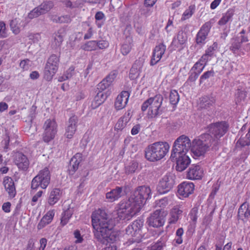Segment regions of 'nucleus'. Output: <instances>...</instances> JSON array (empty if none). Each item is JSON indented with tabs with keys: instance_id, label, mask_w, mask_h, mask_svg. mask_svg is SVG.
Here are the masks:
<instances>
[{
	"instance_id": "8",
	"label": "nucleus",
	"mask_w": 250,
	"mask_h": 250,
	"mask_svg": "<svg viewBox=\"0 0 250 250\" xmlns=\"http://www.w3.org/2000/svg\"><path fill=\"white\" fill-rule=\"evenodd\" d=\"M43 132L42 138L43 142L48 143L55 138L58 132V124L55 119H48L43 124Z\"/></svg>"
},
{
	"instance_id": "26",
	"label": "nucleus",
	"mask_w": 250,
	"mask_h": 250,
	"mask_svg": "<svg viewBox=\"0 0 250 250\" xmlns=\"http://www.w3.org/2000/svg\"><path fill=\"white\" fill-rule=\"evenodd\" d=\"M62 194V190L60 188H53L49 193V196L47 199V204L50 206H53L61 199Z\"/></svg>"
},
{
	"instance_id": "43",
	"label": "nucleus",
	"mask_w": 250,
	"mask_h": 250,
	"mask_svg": "<svg viewBox=\"0 0 250 250\" xmlns=\"http://www.w3.org/2000/svg\"><path fill=\"white\" fill-rule=\"evenodd\" d=\"M195 7L194 5H190L188 8L185 10L182 15V20L185 21L189 19L192 16L195 12Z\"/></svg>"
},
{
	"instance_id": "61",
	"label": "nucleus",
	"mask_w": 250,
	"mask_h": 250,
	"mask_svg": "<svg viewBox=\"0 0 250 250\" xmlns=\"http://www.w3.org/2000/svg\"><path fill=\"white\" fill-rule=\"evenodd\" d=\"M173 28V21L172 19H169L165 27V30L168 34L172 31Z\"/></svg>"
},
{
	"instance_id": "30",
	"label": "nucleus",
	"mask_w": 250,
	"mask_h": 250,
	"mask_svg": "<svg viewBox=\"0 0 250 250\" xmlns=\"http://www.w3.org/2000/svg\"><path fill=\"white\" fill-rule=\"evenodd\" d=\"M183 210L179 206H175L170 210L168 223L170 224H176L182 217Z\"/></svg>"
},
{
	"instance_id": "23",
	"label": "nucleus",
	"mask_w": 250,
	"mask_h": 250,
	"mask_svg": "<svg viewBox=\"0 0 250 250\" xmlns=\"http://www.w3.org/2000/svg\"><path fill=\"white\" fill-rule=\"evenodd\" d=\"M5 190L8 194L10 199L14 198L17 193L16 187L13 179L9 176H5L3 181Z\"/></svg>"
},
{
	"instance_id": "7",
	"label": "nucleus",
	"mask_w": 250,
	"mask_h": 250,
	"mask_svg": "<svg viewBox=\"0 0 250 250\" xmlns=\"http://www.w3.org/2000/svg\"><path fill=\"white\" fill-rule=\"evenodd\" d=\"M51 173L48 167H45L39 171L38 174L33 178L31 183L32 189H37L39 187L46 189L50 184Z\"/></svg>"
},
{
	"instance_id": "37",
	"label": "nucleus",
	"mask_w": 250,
	"mask_h": 250,
	"mask_svg": "<svg viewBox=\"0 0 250 250\" xmlns=\"http://www.w3.org/2000/svg\"><path fill=\"white\" fill-rule=\"evenodd\" d=\"M247 92L242 90L240 89H237V92L235 94V102L236 104H239L242 101L245 100L247 97Z\"/></svg>"
},
{
	"instance_id": "59",
	"label": "nucleus",
	"mask_w": 250,
	"mask_h": 250,
	"mask_svg": "<svg viewBox=\"0 0 250 250\" xmlns=\"http://www.w3.org/2000/svg\"><path fill=\"white\" fill-rule=\"evenodd\" d=\"M197 213L198 210L196 208H193L191 209L189 214L191 220L193 222H196L197 219Z\"/></svg>"
},
{
	"instance_id": "5",
	"label": "nucleus",
	"mask_w": 250,
	"mask_h": 250,
	"mask_svg": "<svg viewBox=\"0 0 250 250\" xmlns=\"http://www.w3.org/2000/svg\"><path fill=\"white\" fill-rule=\"evenodd\" d=\"M163 100L162 95L157 94L145 101L142 105L141 109L144 112L149 108L147 112L148 117L156 118L162 114L165 108L163 104Z\"/></svg>"
},
{
	"instance_id": "35",
	"label": "nucleus",
	"mask_w": 250,
	"mask_h": 250,
	"mask_svg": "<svg viewBox=\"0 0 250 250\" xmlns=\"http://www.w3.org/2000/svg\"><path fill=\"white\" fill-rule=\"evenodd\" d=\"M123 190V188L121 187H117L115 189L110 190V202H113L118 198L121 195Z\"/></svg>"
},
{
	"instance_id": "15",
	"label": "nucleus",
	"mask_w": 250,
	"mask_h": 250,
	"mask_svg": "<svg viewBox=\"0 0 250 250\" xmlns=\"http://www.w3.org/2000/svg\"><path fill=\"white\" fill-rule=\"evenodd\" d=\"M163 213L164 210L162 209H156L151 213L146 220V223L148 226L153 228L162 227L165 223Z\"/></svg>"
},
{
	"instance_id": "38",
	"label": "nucleus",
	"mask_w": 250,
	"mask_h": 250,
	"mask_svg": "<svg viewBox=\"0 0 250 250\" xmlns=\"http://www.w3.org/2000/svg\"><path fill=\"white\" fill-rule=\"evenodd\" d=\"M82 48L85 51H93L98 48L97 42L90 41L86 42L82 46Z\"/></svg>"
},
{
	"instance_id": "29",
	"label": "nucleus",
	"mask_w": 250,
	"mask_h": 250,
	"mask_svg": "<svg viewBox=\"0 0 250 250\" xmlns=\"http://www.w3.org/2000/svg\"><path fill=\"white\" fill-rule=\"evenodd\" d=\"M121 235L120 230L110 228V250H117V248L120 246Z\"/></svg>"
},
{
	"instance_id": "33",
	"label": "nucleus",
	"mask_w": 250,
	"mask_h": 250,
	"mask_svg": "<svg viewBox=\"0 0 250 250\" xmlns=\"http://www.w3.org/2000/svg\"><path fill=\"white\" fill-rule=\"evenodd\" d=\"M242 44L240 42V39L238 37L232 38L230 41L229 50L233 54H237L241 48Z\"/></svg>"
},
{
	"instance_id": "39",
	"label": "nucleus",
	"mask_w": 250,
	"mask_h": 250,
	"mask_svg": "<svg viewBox=\"0 0 250 250\" xmlns=\"http://www.w3.org/2000/svg\"><path fill=\"white\" fill-rule=\"evenodd\" d=\"M169 103L173 105H176L179 102L180 96L177 90H171L169 96Z\"/></svg>"
},
{
	"instance_id": "9",
	"label": "nucleus",
	"mask_w": 250,
	"mask_h": 250,
	"mask_svg": "<svg viewBox=\"0 0 250 250\" xmlns=\"http://www.w3.org/2000/svg\"><path fill=\"white\" fill-rule=\"evenodd\" d=\"M176 176L172 173H167L160 179L157 186V192L161 194L167 193L176 184Z\"/></svg>"
},
{
	"instance_id": "56",
	"label": "nucleus",
	"mask_w": 250,
	"mask_h": 250,
	"mask_svg": "<svg viewBox=\"0 0 250 250\" xmlns=\"http://www.w3.org/2000/svg\"><path fill=\"white\" fill-rule=\"evenodd\" d=\"M220 188V184L218 183V182L216 183L215 184H213L212 187V191L211 193H210L209 197L213 198L215 195L216 194L217 192L219 190Z\"/></svg>"
},
{
	"instance_id": "6",
	"label": "nucleus",
	"mask_w": 250,
	"mask_h": 250,
	"mask_svg": "<svg viewBox=\"0 0 250 250\" xmlns=\"http://www.w3.org/2000/svg\"><path fill=\"white\" fill-rule=\"evenodd\" d=\"M190 148L191 143L189 138L184 135L180 136L173 144L170 159H173L177 155L186 154Z\"/></svg>"
},
{
	"instance_id": "60",
	"label": "nucleus",
	"mask_w": 250,
	"mask_h": 250,
	"mask_svg": "<svg viewBox=\"0 0 250 250\" xmlns=\"http://www.w3.org/2000/svg\"><path fill=\"white\" fill-rule=\"evenodd\" d=\"M11 204L9 202L4 203L2 206V209L5 213L11 211Z\"/></svg>"
},
{
	"instance_id": "27",
	"label": "nucleus",
	"mask_w": 250,
	"mask_h": 250,
	"mask_svg": "<svg viewBox=\"0 0 250 250\" xmlns=\"http://www.w3.org/2000/svg\"><path fill=\"white\" fill-rule=\"evenodd\" d=\"M215 103V100L213 97L203 96L199 98L198 106L201 109L209 110L213 107Z\"/></svg>"
},
{
	"instance_id": "52",
	"label": "nucleus",
	"mask_w": 250,
	"mask_h": 250,
	"mask_svg": "<svg viewBox=\"0 0 250 250\" xmlns=\"http://www.w3.org/2000/svg\"><path fill=\"white\" fill-rule=\"evenodd\" d=\"M73 235L76 239L75 241L76 244L82 243L83 242V236L81 235V232L79 229H76L74 231Z\"/></svg>"
},
{
	"instance_id": "40",
	"label": "nucleus",
	"mask_w": 250,
	"mask_h": 250,
	"mask_svg": "<svg viewBox=\"0 0 250 250\" xmlns=\"http://www.w3.org/2000/svg\"><path fill=\"white\" fill-rule=\"evenodd\" d=\"M215 76V72L212 68L210 70H208L204 72V73L200 76L199 79V84H201L206 80L211 77H214Z\"/></svg>"
},
{
	"instance_id": "41",
	"label": "nucleus",
	"mask_w": 250,
	"mask_h": 250,
	"mask_svg": "<svg viewBox=\"0 0 250 250\" xmlns=\"http://www.w3.org/2000/svg\"><path fill=\"white\" fill-rule=\"evenodd\" d=\"M54 6L53 2L49 1L42 3L39 6V8L43 14H45L51 10Z\"/></svg>"
},
{
	"instance_id": "10",
	"label": "nucleus",
	"mask_w": 250,
	"mask_h": 250,
	"mask_svg": "<svg viewBox=\"0 0 250 250\" xmlns=\"http://www.w3.org/2000/svg\"><path fill=\"white\" fill-rule=\"evenodd\" d=\"M229 128V125L226 121H221L211 124L208 127L209 133L214 136V137H212V140H217L219 148L220 146L219 139L227 132Z\"/></svg>"
},
{
	"instance_id": "24",
	"label": "nucleus",
	"mask_w": 250,
	"mask_h": 250,
	"mask_svg": "<svg viewBox=\"0 0 250 250\" xmlns=\"http://www.w3.org/2000/svg\"><path fill=\"white\" fill-rule=\"evenodd\" d=\"M130 96L129 93L127 91H123L117 97L114 103L115 108L117 110L123 109L126 105Z\"/></svg>"
},
{
	"instance_id": "18",
	"label": "nucleus",
	"mask_w": 250,
	"mask_h": 250,
	"mask_svg": "<svg viewBox=\"0 0 250 250\" xmlns=\"http://www.w3.org/2000/svg\"><path fill=\"white\" fill-rule=\"evenodd\" d=\"M171 160L173 162L176 161V169L180 172L184 170L191 162L189 157L186 154L177 155V157H174L173 159H171Z\"/></svg>"
},
{
	"instance_id": "46",
	"label": "nucleus",
	"mask_w": 250,
	"mask_h": 250,
	"mask_svg": "<svg viewBox=\"0 0 250 250\" xmlns=\"http://www.w3.org/2000/svg\"><path fill=\"white\" fill-rule=\"evenodd\" d=\"M132 48V46L131 44V42L130 41V39L128 40V42H125L122 45L121 48V53L123 55H126L128 54Z\"/></svg>"
},
{
	"instance_id": "42",
	"label": "nucleus",
	"mask_w": 250,
	"mask_h": 250,
	"mask_svg": "<svg viewBox=\"0 0 250 250\" xmlns=\"http://www.w3.org/2000/svg\"><path fill=\"white\" fill-rule=\"evenodd\" d=\"M199 75L196 73H194L190 70L188 72V77L185 83V84H187L189 85H192L195 83V82L198 79Z\"/></svg>"
},
{
	"instance_id": "54",
	"label": "nucleus",
	"mask_w": 250,
	"mask_h": 250,
	"mask_svg": "<svg viewBox=\"0 0 250 250\" xmlns=\"http://www.w3.org/2000/svg\"><path fill=\"white\" fill-rule=\"evenodd\" d=\"M143 66V62L140 61H136L135 63L133 64L132 67L130 69V72L131 73H135L136 71H137V70L140 71V70L142 68Z\"/></svg>"
},
{
	"instance_id": "64",
	"label": "nucleus",
	"mask_w": 250,
	"mask_h": 250,
	"mask_svg": "<svg viewBox=\"0 0 250 250\" xmlns=\"http://www.w3.org/2000/svg\"><path fill=\"white\" fill-rule=\"evenodd\" d=\"M47 239L45 238H42L40 240V246L38 250H44L47 245Z\"/></svg>"
},
{
	"instance_id": "21",
	"label": "nucleus",
	"mask_w": 250,
	"mask_h": 250,
	"mask_svg": "<svg viewBox=\"0 0 250 250\" xmlns=\"http://www.w3.org/2000/svg\"><path fill=\"white\" fill-rule=\"evenodd\" d=\"M166 50V46L163 43H159L154 48L152 56L150 61V64L153 66L156 64L162 57Z\"/></svg>"
},
{
	"instance_id": "47",
	"label": "nucleus",
	"mask_w": 250,
	"mask_h": 250,
	"mask_svg": "<svg viewBox=\"0 0 250 250\" xmlns=\"http://www.w3.org/2000/svg\"><path fill=\"white\" fill-rule=\"evenodd\" d=\"M72 214L68 211L66 210L62 214V216L61 219V225L64 226L66 225L70 218L71 217Z\"/></svg>"
},
{
	"instance_id": "19",
	"label": "nucleus",
	"mask_w": 250,
	"mask_h": 250,
	"mask_svg": "<svg viewBox=\"0 0 250 250\" xmlns=\"http://www.w3.org/2000/svg\"><path fill=\"white\" fill-rule=\"evenodd\" d=\"M237 219L246 223L250 219V204L244 202L239 207L237 213Z\"/></svg>"
},
{
	"instance_id": "36",
	"label": "nucleus",
	"mask_w": 250,
	"mask_h": 250,
	"mask_svg": "<svg viewBox=\"0 0 250 250\" xmlns=\"http://www.w3.org/2000/svg\"><path fill=\"white\" fill-rule=\"evenodd\" d=\"M167 240V236L162 237L154 245L152 246L150 250H162L166 246Z\"/></svg>"
},
{
	"instance_id": "48",
	"label": "nucleus",
	"mask_w": 250,
	"mask_h": 250,
	"mask_svg": "<svg viewBox=\"0 0 250 250\" xmlns=\"http://www.w3.org/2000/svg\"><path fill=\"white\" fill-rule=\"evenodd\" d=\"M184 234V229L182 228H179L176 231V237L174 241L178 245H180L183 243L182 236Z\"/></svg>"
},
{
	"instance_id": "11",
	"label": "nucleus",
	"mask_w": 250,
	"mask_h": 250,
	"mask_svg": "<svg viewBox=\"0 0 250 250\" xmlns=\"http://www.w3.org/2000/svg\"><path fill=\"white\" fill-rule=\"evenodd\" d=\"M60 62L59 57L56 55H51L48 59L44 71V79L47 81H51L57 72Z\"/></svg>"
},
{
	"instance_id": "49",
	"label": "nucleus",
	"mask_w": 250,
	"mask_h": 250,
	"mask_svg": "<svg viewBox=\"0 0 250 250\" xmlns=\"http://www.w3.org/2000/svg\"><path fill=\"white\" fill-rule=\"evenodd\" d=\"M10 28L13 33L15 34H18L20 32V28L18 24L17 19L12 20L10 24Z\"/></svg>"
},
{
	"instance_id": "2",
	"label": "nucleus",
	"mask_w": 250,
	"mask_h": 250,
	"mask_svg": "<svg viewBox=\"0 0 250 250\" xmlns=\"http://www.w3.org/2000/svg\"><path fill=\"white\" fill-rule=\"evenodd\" d=\"M91 223L96 239L103 244L107 245L109 239V220L105 209L99 208L91 214Z\"/></svg>"
},
{
	"instance_id": "4",
	"label": "nucleus",
	"mask_w": 250,
	"mask_h": 250,
	"mask_svg": "<svg viewBox=\"0 0 250 250\" xmlns=\"http://www.w3.org/2000/svg\"><path fill=\"white\" fill-rule=\"evenodd\" d=\"M169 148L168 144L166 142H157L148 145L145 150L146 159L154 162L163 159L167 153Z\"/></svg>"
},
{
	"instance_id": "3",
	"label": "nucleus",
	"mask_w": 250,
	"mask_h": 250,
	"mask_svg": "<svg viewBox=\"0 0 250 250\" xmlns=\"http://www.w3.org/2000/svg\"><path fill=\"white\" fill-rule=\"evenodd\" d=\"M210 148L214 151L218 150V141L212 140V136L209 133H204L198 139L193 140L191 151L194 155L199 157L203 155Z\"/></svg>"
},
{
	"instance_id": "22",
	"label": "nucleus",
	"mask_w": 250,
	"mask_h": 250,
	"mask_svg": "<svg viewBox=\"0 0 250 250\" xmlns=\"http://www.w3.org/2000/svg\"><path fill=\"white\" fill-rule=\"evenodd\" d=\"M203 170L199 165H192L189 168L187 177L190 180H199L202 178Z\"/></svg>"
},
{
	"instance_id": "1",
	"label": "nucleus",
	"mask_w": 250,
	"mask_h": 250,
	"mask_svg": "<svg viewBox=\"0 0 250 250\" xmlns=\"http://www.w3.org/2000/svg\"><path fill=\"white\" fill-rule=\"evenodd\" d=\"M151 196L149 187H138L130 196L122 201L119 208L112 213L110 226H115L121 220H129L140 212L146 201Z\"/></svg>"
},
{
	"instance_id": "51",
	"label": "nucleus",
	"mask_w": 250,
	"mask_h": 250,
	"mask_svg": "<svg viewBox=\"0 0 250 250\" xmlns=\"http://www.w3.org/2000/svg\"><path fill=\"white\" fill-rule=\"evenodd\" d=\"M155 203L156 207H160L161 209H162L164 211L163 208L167 206L168 200L167 197H164L160 200H156Z\"/></svg>"
},
{
	"instance_id": "32",
	"label": "nucleus",
	"mask_w": 250,
	"mask_h": 250,
	"mask_svg": "<svg viewBox=\"0 0 250 250\" xmlns=\"http://www.w3.org/2000/svg\"><path fill=\"white\" fill-rule=\"evenodd\" d=\"M234 10L232 9H229L224 14H223L222 18L218 22L219 25H225L228 21L232 20V17L234 15Z\"/></svg>"
},
{
	"instance_id": "13",
	"label": "nucleus",
	"mask_w": 250,
	"mask_h": 250,
	"mask_svg": "<svg viewBox=\"0 0 250 250\" xmlns=\"http://www.w3.org/2000/svg\"><path fill=\"white\" fill-rule=\"evenodd\" d=\"M214 23V21L212 19L202 25L195 37V42L198 45L202 46L206 43V40Z\"/></svg>"
},
{
	"instance_id": "62",
	"label": "nucleus",
	"mask_w": 250,
	"mask_h": 250,
	"mask_svg": "<svg viewBox=\"0 0 250 250\" xmlns=\"http://www.w3.org/2000/svg\"><path fill=\"white\" fill-rule=\"evenodd\" d=\"M210 59V57L207 55V54H205L201 57V58L197 62L201 63L202 64H205V66L208 61Z\"/></svg>"
},
{
	"instance_id": "16",
	"label": "nucleus",
	"mask_w": 250,
	"mask_h": 250,
	"mask_svg": "<svg viewBox=\"0 0 250 250\" xmlns=\"http://www.w3.org/2000/svg\"><path fill=\"white\" fill-rule=\"evenodd\" d=\"M144 220L139 219L134 221L132 224L126 229V233L128 235L140 238L141 236L142 229L144 226Z\"/></svg>"
},
{
	"instance_id": "20",
	"label": "nucleus",
	"mask_w": 250,
	"mask_h": 250,
	"mask_svg": "<svg viewBox=\"0 0 250 250\" xmlns=\"http://www.w3.org/2000/svg\"><path fill=\"white\" fill-rule=\"evenodd\" d=\"M78 120V117L75 115L69 118L68 125L65 129V135L67 138L71 139L73 138L77 130Z\"/></svg>"
},
{
	"instance_id": "14",
	"label": "nucleus",
	"mask_w": 250,
	"mask_h": 250,
	"mask_svg": "<svg viewBox=\"0 0 250 250\" xmlns=\"http://www.w3.org/2000/svg\"><path fill=\"white\" fill-rule=\"evenodd\" d=\"M188 40L186 33L183 30H180L176 36H175L168 47L170 51L178 49L179 51L182 50L186 46Z\"/></svg>"
},
{
	"instance_id": "12",
	"label": "nucleus",
	"mask_w": 250,
	"mask_h": 250,
	"mask_svg": "<svg viewBox=\"0 0 250 250\" xmlns=\"http://www.w3.org/2000/svg\"><path fill=\"white\" fill-rule=\"evenodd\" d=\"M109 86V75H107L106 78L103 79L97 85V88L99 90L100 92L97 93L92 103V106L93 108H96L99 106L105 100L106 97L102 91L105 90Z\"/></svg>"
},
{
	"instance_id": "50",
	"label": "nucleus",
	"mask_w": 250,
	"mask_h": 250,
	"mask_svg": "<svg viewBox=\"0 0 250 250\" xmlns=\"http://www.w3.org/2000/svg\"><path fill=\"white\" fill-rule=\"evenodd\" d=\"M42 14H43L41 11V9L39 8L38 6L37 7L35 8L33 10H32L28 14V16L29 19H32L39 17Z\"/></svg>"
},
{
	"instance_id": "28",
	"label": "nucleus",
	"mask_w": 250,
	"mask_h": 250,
	"mask_svg": "<svg viewBox=\"0 0 250 250\" xmlns=\"http://www.w3.org/2000/svg\"><path fill=\"white\" fill-rule=\"evenodd\" d=\"M55 210L51 209L48 210L42 218L37 225V229H41L50 224L55 216Z\"/></svg>"
},
{
	"instance_id": "25",
	"label": "nucleus",
	"mask_w": 250,
	"mask_h": 250,
	"mask_svg": "<svg viewBox=\"0 0 250 250\" xmlns=\"http://www.w3.org/2000/svg\"><path fill=\"white\" fill-rule=\"evenodd\" d=\"M14 162L18 167L22 170H26L29 166V161L27 156L22 153L16 154Z\"/></svg>"
},
{
	"instance_id": "45",
	"label": "nucleus",
	"mask_w": 250,
	"mask_h": 250,
	"mask_svg": "<svg viewBox=\"0 0 250 250\" xmlns=\"http://www.w3.org/2000/svg\"><path fill=\"white\" fill-rule=\"evenodd\" d=\"M205 68V64H202L201 63L197 62L190 69V71L196 73L199 75L201 73Z\"/></svg>"
},
{
	"instance_id": "31",
	"label": "nucleus",
	"mask_w": 250,
	"mask_h": 250,
	"mask_svg": "<svg viewBox=\"0 0 250 250\" xmlns=\"http://www.w3.org/2000/svg\"><path fill=\"white\" fill-rule=\"evenodd\" d=\"M83 159V155L81 153H77L71 159L70 167L68 171L70 174H73L79 167L80 163Z\"/></svg>"
},
{
	"instance_id": "55",
	"label": "nucleus",
	"mask_w": 250,
	"mask_h": 250,
	"mask_svg": "<svg viewBox=\"0 0 250 250\" xmlns=\"http://www.w3.org/2000/svg\"><path fill=\"white\" fill-rule=\"evenodd\" d=\"M8 36L6 30L5 24L3 22H0V37L2 38H6Z\"/></svg>"
},
{
	"instance_id": "58",
	"label": "nucleus",
	"mask_w": 250,
	"mask_h": 250,
	"mask_svg": "<svg viewBox=\"0 0 250 250\" xmlns=\"http://www.w3.org/2000/svg\"><path fill=\"white\" fill-rule=\"evenodd\" d=\"M10 142V137L8 133H6L3 140L1 141V144L4 146V149H7Z\"/></svg>"
},
{
	"instance_id": "63",
	"label": "nucleus",
	"mask_w": 250,
	"mask_h": 250,
	"mask_svg": "<svg viewBox=\"0 0 250 250\" xmlns=\"http://www.w3.org/2000/svg\"><path fill=\"white\" fill-rule=\"evenodd\" d=\"M238 143H239L240 145L243 147L250 146V140L248 138L246 140L240 138L238 140Z\"/></svg>"
},
{
	"instance_id": "34",
	"label": "nucleus",
	"mask_w": 250,
	"mask_h": 250,
	"mask_svg": "<svg viewBox=\"0 0 250 250\" xmlns=\"http://www.w3.org/2000/svg\"><path fill=\"white\" fill-rule=\"evenodd\" d=\"M51 19L53 22L59 23H69L72 21L71 16L68 15H65L61 16L54 15L52 16Z\"/></svg>"
},
{
	"instance_id": "44",
	"label": "nucleus",
	"mask_w": 250,
	"mask_h": 250,
	"mask_svg": "<svg viewBox=\"0 0 250 250\" xmlns=\"http://www.w3.org/2000/svg\"><path fill=\"white\" fill-rule=\"evenodd\" d=\"M138 167V163L136 161H132L125 167V172L127 174L133 173L136 171Z\"/></svg>"
},
{
	"instance_id": "17",
	"label": "nucleus",
	"mask_w": 250,
	"mask_h": 250,
	"mask_svg": "<svg viewBox=\"0 0 250 250\" xmlns=\"http://www.w3.org/2000/svg\"><path fill=\"white\" fill-rule=\"evenodd\" d=\"M194 187L193 183L184 181L178 186L177 195L180 199L187 198L193 193Z\"/></svg>"
},
{
	"instance_id": "57",
	"label": "nucleus",
	"mask_w": 250,
	"mask_h": 250,
	"mask_svg": "<svg viewBox=\"0 0 250 250\" xmlns=\"http://www.w3.org/2000/svg\"><path fill=\"white\" fill-rule=\"evenodd\" d=\"M29 62H30V60L27 59L22 60L20 63V66L23 70H28V69L29 68Z\"/></svg>"
},
{
	"instance_id": "53",
	"label": "nucleus",
	"mask_w": 250,
	"mask_h": 250,
	"mask_svg": "<svg viewBox=\"0 0 250 250\" xmlns=\"http://www.w3.org/2000/svg\"><path fill=\"white\" fill-rule=\"evenodd\" d=\"M127 123L124 121L123 119L120 118L115 125V130L118 131L122 130L126 126Z\"/></svg>"
}]
</instances>
